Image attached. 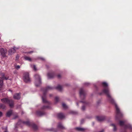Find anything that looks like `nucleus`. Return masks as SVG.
<instances>
[{"mask_svg":"<svg viewBox=\"0 0 132 132\" xmlns=\"http://www.w3.org/2000/svg\"><path fill=\"white\" fill-rule=\"evenodd\" d=\"M56 88L59 91H61L62 90V87L61 85H59L56 87Z\"/></svg>","mask_w":132,"mask_h":132,"instance_id":"4be33fe9","label":"nucleus"},{"mask_svg":"<svg viewBox=\"0 0 132 132\" xmlns=\"http://www.w3.org/2000/svg\"><path fill=\"white\" fill-rule=\"evenodd\" d=\"M77 105L78 106V103H77Z\"/></svg>","mask_w":132,"mask_h":132,"instance_id":"79ce46f5","label":"nucleus"},{"mask_svg":"<svg viewBox=\"0 0 132 132\" xmlns=\"http://www.w3.org/2000/svg\"><path fill=\"white\" fill-rule=\"evenodd\" d=\"M80 102H82V103H84V105L82 106V110H84L85 109V105H87V103L85 101H81Z\"/></svg>","mask_w":132,"mask_h":132,"instance_id":"dca6fc26","label":"nucleus"},{"mask_svg":"<svg viewBox=\"0 0 132 132\" xmlns=\"http://www.w3.org/2000/svg\"><path fill=\"white\" fill-rule=\"evenodd\" d=\"M21 94L20 93H16L13 96V98L16 100H19L21 98Z\"/></svg>","mask_w":132,"mask_h":132,"instance_id":"1a4fd4ad","label":"nucleus"},{"mask_svg":"<svg viewBox=\"0 0 132 132\" xmlns=\"http://www.w3.org/2000/svg\"><path fill=\"white\" fill-rule=\"evenodd\" d=\"M57 116L58 118L61 119H62L65 117V116L63 113H58L57 114Z\"/></svg>","mask_w":132,"mask_h":132,"instance_id":"9d476101","label":"nucleus"},{"mask_svg":"<svg viewBox=\"0 0 132 132\" xmlns=\"http://www.w3.org/2000/svg\"><path fill=\"white\" fill-rule=\"evenodd\" d=\"M6 108V106L5 104H0V109H3Z\"/></svg>","mask_w":132,"mask_h":132,"instance_id":"412c9836","label":"nucleus"},{"mask_svg":"<svg viewBox=\"0 0 132 132\" xmlns=\"http://www.w3.org/2000/svg\"><path fill=\"white\" fill-rule=\"evenodd\" d=\"M12 113V110H10L8 111L6 113V116L8 117H10Z\"/></svg>","mask_w":132,"mask_h":132,"instance_id":"f3484780","label":"nucleus"},{"mask_svg":"<svg viewBox=\"0 0 132 132\" xmlns=\"http://www.w3.org/2000/svg\"><path fill=\"white\" fill-rule=\"evenodd\" d=\"M50 108V106L49 105L43 106L42 108V110H44L46 109H49Z\"/></svg>","mask_w":132,"mask_h":132,"instance_id":"5701e85b","label":"nucleus"},{"mask_svg":"<svg viewBox=\"0 0 132 132\" xmlns=\"http://www.w3.org/2000/svg\"><path fill=\"white\" fill-rule=\"evenodd\" d=\"M3 85V80L0 78V88H2Z\"/></svg>","mask_w":132,"mask_h":132,"instance_id":"aec40b11","label":"nucleus"},{"mask_svg":"<svg viewBox=\"0 0 132 132\" xmlns=\"http://www.w3.org/2000/svg\"><path fill=\"white\" fill-rule=\"evenodd\" d=\"M111 126L113 127V130L114 131H116L117 130V128L115 125L114 124H112L111 125Z\"/></svg>","mask_w":132,"mask_h":132,"instance_id":"bb28decb","label":"nucleus"},{"mask_svg":"<svg viewBox=\"0 0 132 132\" xmlns=\"http://www.w3.org/2000/svg\"><path fill=\"white\" fill-rule=\"evenodd\" d=\"M71 113L74 114H76L77 113V112L74 111H71Z\"/></svg>","mask_w":132,"mask_h":132,"instance_id":"c756f323","label":"nucleus"},{"mask_svg":"<svg viewBox=\"0 0 132 132\" xmlns=\"http://www.w3.org/2000/svg\"><path fill=\"white\" fill-rule=\"evenodd\" d=\"M55 75V73L53 72L48 73L47 74L48 77L49 78H52L54 77Z\"/></svg>","mask_w":132,"mask_h":132,"instance_id":"9b49d317","label":"nucleus"},{"mask_svg":"<svg viewBox=\"0 0 132 132\" xmlns=\"http://www.w3.org/2000/svg\"><path fill=\"white\" fill-rule=\"evenodd\" d=\"M23 79L24 81L26 82H28L30 81L28 73L26 72L24 73Z\"/></svg>","mask_w":132,"mask_h":132,"instance_id":"0eeeda50","label":"nucleus"},{"mask_svg":"<svg viewBox=\"0 0 132 132\" xmlns=\"http://www.w3.org/2000/svg\"><path fill=\"white\" fill-rule=\"evenodd\" d=\"M75 129L76 130L79 131H84L85 130V129L80 127H76Z\"/></svg>","mask_w":132,"mask_h":132,"instance_id":"6ab92c4d","label":"nucleus"},{"mask_svg":"<svg viewBox=\"0 0 132 132\" xmlns=\"http://www.w3.org/2000/svg\"><path fill=\"white\" fill-rule=\"evenodd\" d=\"M58 128L61 129H65V128L63 126L61 122L59 123L58 126Z\"/></svg>","mask_w":132,"mask_h":132,"instance_id":"a211bd4d","label":"nucleus"},{"mask_svg":"<svg viewBox=\"0 0 132 132\" xmlns=\"http://www.w3.org/2000/svg\"><path fill=\"white\" fill-rule=\"evenodd\" d=\"M15 49L14 48L10 49L9 51V55H11L15 52Z\"/></svg>","mask_w":132,"mask_h":132,"instance_id":"4468645a","label":"nucleus"},{"mask_svg":"<svg viewBox=\"0 0 132 132\" xmlns=\"http://www.w3.org/2000/svg\"><path fill=\"white\" fill-rule=\"evenodd\" d=\"M96 118L98 121L101 122L104 120L105 118L104 116H97Z\"/></svg>","mask_w":132,"mask_h":132,"instance_id":"ddd939ff","label":"nucleus"},{"mask_svg":"<svg viewBox=\"0 0 132 132\" xmlns=\"http://www.w3.org/2000/svg\"><path fill=\"white\" fill-rule=\"evenodd\" d=\"M80 96L81 99L82 100L84 99L86 95V93L85 91L82 88H81L79 90Z\"/></svg>","mask_w":132,"mask_h":132,"instance_id":"423d86ee","label":"nucleus"},{"mask_svg":"<svg viewBox=\"0 0 132 132\" xmlns=\"http://www.w3.org/2000/svg\"><path fill=\"white\" fill-rule=\"evenodd\" d=\"M0 76H1L0 78H1L3 80L5 79L7 80L8 79V77H7L5 76V74L4 73H0Z\"/></svg>","mask_w":132,"mask_h":132,"instance_id":"f8f14e48","label":"nucleus"},{"mask_svg":"<svg viewBox=\"0 0 132 132\" xmlns=\"http://www.w3.org/2000/svg\"><path fill=\"white\" fill-rule=\"evenodd\" d=\"M89 84L88 83H86L85 84V85H88Z\"/></svg>","mask_w":132,"mask_h":132,"instance_id":"4c0bfd02","label":"nucleus"},{"mask_svg":"<svg viewBox=\"0 0 132 132\" xmlns=\"http://www.w3.org/2000/svg\"><path fill=\"white\" fill-rule=\"evenodd\" d=\"M20 123H22L29 126L31 127L35 130L37 129L38 127L36 125L32 122H30L29 121H24L19 120L17 123V124L19 125Z\"/></svg>","mask_w":132,"mask_h":132,"instance_id":"7ed1b4c3","label":"nucleus"},{"mask_svg":"<svg viewBox=\"0 0 132 132\" xmlns=\"http://www.w3.org/2000/svg\"><path fill=\"white\" fill-rule=\"evenodd\" d=\"M33 69H34L35 71H36L37 70V69H36V66L35 65H33Z\"/></svg>","mask_w":132,"mask_h":132,"instance_id":"473e14b6","label":"nucleus"},{"mask_svg":"<svg viewBox=\"0 0 132 132\" xmlns=\"http://www.w3.org/2000/svg\"><path fill=\"white\" fill-rule=\"evenodd\" d=\"M19 58V56L18 55H17L16 56V59H18Z\"/></svg>","mask_w":132,"mask_h":132,"instance_id":"e433bc0d","label":"nucleus"},{"mask_svg":"<svg viewBox=\"0 0 132 132\" xmlns=\"http://www.w3.org/2000/svg\"><path fill=\"white\" fill-rule=\"evenodd\" d=\"M53 87L51 86H47L46 88H42V90L43 92V94L42 96L43 102L44 103H46L48 105L50 104V103L47 101L46 99V94L48 91L53 89Z\"/></svg>","mask_w":132,"mask_h":132,"instance_id":"f03ea898","label":"nucleus"},{"mask_svg":"<svg viewBox=\"0 0 132 132\" xmlns=\"http://www.w3.org/2000/svg\"><path fill=\"white\" fill-rule=\"evenodd\" d=\"M103 93L105 94L109 98V100L111 103L114 105L116 109V119L117 120L119 119L122 117L123 116L122 113L121 112L115 103V101L110 95L109 93V89L108 88V87L105 88L102 90V92L100 93V94L101 95Z\"/></svg>","mask_w":132,"mask_h":132,"instance_id":"f257e3e1","label":"nucleus"},{"mask_svg":"<svg viewBox=\"0 0 132 132\" xmlns=\"http://www.w3.org/2000/svg\"><path fill=\"white\" fill-rule=\"evenodd\" d=\"M52 95L50 94V97H51L52 96Z\"/></svg>","mask_w":132,"mask_h":132,"instance_id":"37998d69","label":"nucleus"},{"mask_svg":"<svg viewBox=\"0 0 132 132\" xmlns=\"http://www.w3.org/2000/svg\"><path fill=\"white\" fill-rule=\"evenodd\" d=\"M40 59L42 60H45V59L43 58H41Z\"/></svg>","mask_w":132,"mask_h":132,"instance_id":"58836bf2","label":"nucleus"},{"mask_svg":"<svg viewBox=\"0 0 132 132\" xmlns=\"http://www.w3.org/2000/svg\"><path fill=\"white\" fill-rule=\"evenodd\" d=\"M84 121V119H82L81 120L80 122L81 124H82Z\"/></svg>","mask_w":132,"mask_h":132,"instance_id":"2f4dec72","label":"nucleus"},{"mask_svg":"<svg viewBox=\"0 0 132 132\" xmlns=\"http://www.w3.org/2000/svg\"><path fill=\"white\" fill-rule=\"evenodd\" d=\"M125 122L123 121H119V125L121 126H123L125 125L124 124Z\"/></svg>","mask_w":132,"mask_h":132,"instance_id":"b1692460","label":"nucleus"},{"mask_svg":"<svg viewBox=\"0 0 132 132\" xmlns=\"http://www.w3.org/2000/svg\"><path fill=\"white\" fill-rule=\"evenodd\" d=\"M63 107L64 109H66L67 108V106L64 103H63L62 104Z\"/></svg>","mask_w":132,"mask_h":132,"instance_id":"cd10ccee","label":"nucleus"},{"mask_svg":"<svg viewBox=\"0 0 132 132\" xmlns=\"http://www.w3.org/2000/svg\"><path fill=\"white\" fill-rule=\"evenodd\" d=\"M57 76V78H60L61 77V75L60 74L58 75Z\"/></svg>","mask_w":132,"mask_h":132,"instance_id":"f704fd0d","label":"nucleus"},{"mask_svg":"<svg viewBox=\"0 0 132 132\" xmlns=\"http://www.w3.org/2000/svg\"><path fill=\"white\" fill-rule=\"evenodd\" d=\"M102 84L103 86L105 87V88L107 87L108 86V85L107 83L105 82H104L102 83Z\"/></svg>","mask_w":132,"mask_h":132,"instance_id":"a878e982","label":"nucleus"},{"mask_svg":"<svg viewBox=\"0 0 132 132\" xmlns=\"http://www.w3.org/2000/svg\"><path fill=\"white\" fill-rule=\"evenodd\" d=\"M104 131V130H102L101 131L99 132H103Z\"/></svg>","mask_w":132,"mask_h":132,"instance_id":"a19ab883","label":"nucleus"},{"mask_svg":"<svg viewBox=\"0 0 132 132\" xmlns=\"http://www.w3.org/2000/svg\"><path fill=\"white\" fill-rule=\"evenodd\" d=\"M55 101L56 102H58L59 101V97H55Z\"/></svg>","mask_w":132,"mask_h":132,"instance_id":"c85d7f7f","label":"nucleus"},{"mask_svg":"<svg viewBox=\"0 0 132 132\" xmlns=\"http://www.w3.org/2000/svg\"><path fill=\"white\" fill-rule=\"evenodd\" d=\"M24 59L26 60H28L29 61H31V59L28 56H25L24 57Z\"/></svg>","mask_w":132,"mask_h":132,"instance_id":"393cba45","label":"nucleus"},{"mask_svg":"<svg viewBox=\"0 0 132 132\" xmlns=\"http://www.w3.org/2000/svg\"><path fill=\"white\" fill-rule=\"evenodd\" d=\"M7 52V51L6 49H4L3 48L0 49V53H1V55L3 57H5L6 56Z\"/></svg>","mask_w":132,"mask_h":132,"instance_id":"6e6552de","label":"nucleus"},{"mask_svg":"<svg viewBox=\"0 0 132 132\" xmlns=\"http://www.w3.org/2000/svg\"><path fill=\"white\" fill-rule=\"evenodd\" d=\"M7 127H6L5 128V131H4V132H8L7 130Z\"/></svg>","mask_w":132,"mask_h":132,"instance_id":"72a5a7b5","label":"nucleus"},{"mask_svg":"<svg viewBox=\"0 0 132 132\" xmlns=\"http://www.w3.org/2000/svg\"><path fill=\"white\" fill-rule=\"evenodd\" d=\"M1 101L3 103L8 104L11 108H13L14 105V101L12 99H10L7 98H5L1 99Z\"/></svg>","mask_w":132,"mask_h":132,"instance_id":"20e7f679","label":"nucleus"},{"mask_svg":"<svg viewBox=\"0 0 132 132\" xmlns=\"http://www.w3.org/2000/svg\"><path fill=\"white\" fill-rule=\"evenodd\" d=\"M31 52H32V51H31V52H29V53H30Z\"/></svg>","mask_w":132,"mask_h":132,"instance_id":"c03bdc74","label":"nucleus"},{"mask_svg":"<svg viewBox=\"0 0 132 132\" xmlns=\"http://www.w3.org/2000/svg\"><path fill=\"white\" fill-rule=\"evenodd\" d=\"M3 115V113L1 112L0 111V117H2Z\"/></svg>","mask_w":132,"mask_h":132,"instance_id":"c9c22d12","label":"nucleus"},{"mask_svg":"<svg viewBox=\"0 0 132 132\" xmlns=\"http://www.w3.org/2000/svg\"><path fill=\"white\" fill-rule=\"evenodd\" d=\"M35 77L36 78V81L35 84L36 86H39L41 84V81L40 77L38 74H36L35 76Z\"/></svg>","mask_w":132,"mask_h":132,"instance_id":"39448f33","label":"nucleus"},{"mask_svg":"<svg viewBox=\"0 0 132 132\" xmlns=\"http://www.w3.org/2000/svg\"><path fill=\"white\" fill-rule=\"evenodd\" d=\"M15 68L16 69H18L20 68V67L19 65H16L15 66Z\"/></svg>","mask_w":132,"mask_h":132,"instance_id":"7c9ffc66","label":"nucleus"},{"mask_svg":"<svg viewBox=\"0 0 132 132\" xmlns=\"http://www.w3.org/2000/svg\"><path fill=\"white\" fill-rule=\"evenodd\" d=\"M18 117V116H15V117L14 118V119H15L16 118H17Z\"/></svg>","mask_w":132,"mask_h":132,"instance_id":"ea45409f","label":"nucleus"},{"mask_svg":"<svg viewBox=\"0 0 132 132\" xmlns=\"http://www.w3.org/2000/svg\"><path fill=\"white\" fill-rule=\"evenodd\" d=\"M37 115L38 116H41L45 114V112L43 111H38L36 112Z\"/></svg>","mask_w":132,"mask_h":132,"instance_id":"2eb2a0df","label":"nucleus"}]
</instances>
